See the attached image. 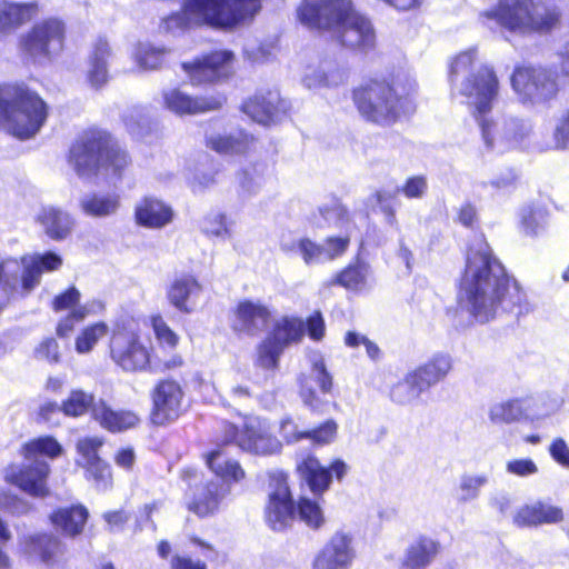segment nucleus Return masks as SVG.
Returning <instances> with one entry per match:
<instances>
[{
	"label": "nucleus",
	"instance_id": "f257e3e1",
	"mask_svg": "<svg viewBox=\"0 0 569 569\" xmlns=\"http://www.w3.org/2000/svg\"><path fill=\"white\" fill-rule=\"evenodd\" d=\"M459 302L480 323L526 302L518 281L507 273L482 234H476L468 247Z\"/></svg>",
	"mask_w": 569,
	"mask_h": 569
},
{
	"label": "nucleus",
	"instance_id": "f03ea898",
	"mask_svg": "<svg viewBox=\"0 0 569 569\" xmlns=\"http://www.w3.org/2000/svg\"><path fill=\"white\" fill-rule=\"evenodd\" d=\"M417 84L409 74H397L391 82L370 80L353 91L359 112L379 124H390L415 109Z\"/></svg>",
	"mask_w": 569,
	"mask_h": 569
},
{
	"label": "nucleus",
	"instance_id": "7ed1b4c3",
	"mask_svg": "<svg viewBox=\"0 0 569 569\" xmlns=\"http://www.w3.org/2000/svg\"><path fill=\"white\" fill-rule=\"evenodd\" d=\"M449 81L452 90L466 98L477 122L491 112L499 93V80L491 67L479 61L476 49L462 51L452 59Z\"/></svg>",
	"mask_w": 569,
	"mask_h": 569
},
{
	"label": "nucleus",
	"instance_id": "20e7f679",
	"mask_svg": "<svg viewBox=\"0 0 569 569\" xmlns=\"http://www.w3.org/2000/svg\"><path fill=\"white\" fill-rule=\"evenodd\" d=\"M479 17L488 28L493 22L513 34L529 36L557 28L561 11L555 0H498Z\"/></svg>",
	"mask_w": 569,
	"mask_h": 569
},
{
	"label": "nucleus",
	"instance_id": "39448f33",
	"mask_svg": "<svg viewBox=\"0 0 569 569\" xmlns=\"http://www.w3.org/2000/svg\"><path fill=\"white\" fill-rule=\"evenodd\" d=\"M129 163V156L118 141L99 129L83 132L69 152V164L80 178H90L100 172L120 174Z\"/></svg>",
	"mask_w": 569,
	"mask_h": 569
},
{
	"label": "nucleus",
	"instance_id": "423d86ee",
	"mask_svg": "<svg viewBox=\"0 0 569 569\" xmlns=\"http://www.w3.org/2000/svg\"><path fill=\"white\" fill-rule=\"evenodd\" d=\"M0 130L20 140L36 133V92L24 81L0 86Z\"/></svg>",
	"mask_w": 569,
	"mask_h": 569
},
{
	"label": "nucleus",
	"instance_id": "0eeeda50",
	"mask_svg": "<svg viewBox=\"0 0 569 569\" xmlns=\"http://www.w3.org/2000/svg\"><path fill=\"white\" fill-rule=\"evenodd\" d=\"M196 27L231 29L251 18L258 10V0H182Z\"/></svg>",
	"mask_w": 569,
	"mask_h": 569
},
{
	"label": "nucleus",
	"instance_id": "6e6552de",
	"mask_svg": "<svg viewBox=\"0 0 569 569\" xmlns=\"http://www.w3.org/2000/svg\"><path fill=\"white\" fill-rule=\"evenodd\" d=\"M477 123L485 148L497 153L527 147L532 133V124L529 120L513 116L493 119L487 114L485 118H479Z\"/></svg>",
	"mask_w": 569,
	"mask_h": 569
},
{
	"label": "nucleus",
	"instance_id": "1a4fd4ad",
	"mask_svg": "<svg viewBox=\"0 0 569 569\" xmlns=\"http://www.w3.org/2000/svg\"><path fill=\"white\" fill-rule=\"evenodd\" d=\"M36 3L14 0H0V40L7 39L19 29L29 30L18 38V53L27 63L36 59Z\"/></svg>",
	"mask_w": 569,
	"mask_h": 569
},
{
	"label": "nucleus",
	"instance_id": "9d476101",
	"mask_svg": "<svg viewBox=\"0 0 569 569\" xmlns=\"http://www.w3.org/2000/svg\"><path fill=\"white\" fill-rule=\"evenodd\" d=\"M224 441L261 457L277 455L282 449V441L272 433L269 420L259 416L246 417L241 427L226 425Z\"/></svg>",
	"mask_w": 569,
	"mask_h": 569
},
{
	"label": "nucleus",
	"instance_id": "9b49d317",
	"mask_svg": "<svg viewBox=\"0 0 569 569\" xmlns=\"http://www.w3.org/2000/svg\"><path fill=\"white\" fill-rule=\"evenodd\" d=\"M511 88L523 104H538L553 99L558 93L555 74L532 66L516 67L510 77Z\"/></svg>",
	"mask_w": 569,
	"mask_h": 569
},
{
	"label": "nucleus",
	"instance_id": "f8f14e48",
	"mask_svg": "<svg viewBox=\"0 0 569 569\" xmlns=\"http://www.w3.org/2000/svg\"><path fill=\"white\" fill-rule=\"evenodd\" d=\"M308 372H301L298 377L299 395L305 406L313 411H320L327 401L322 396L331 393L333 377L329 372L325 357L321 352L312 350L307 355Z\"/></svg>",
	"mask_w": 569,
	"mask_h": 569
},
{
	"label": "nucleus",
	"instance_id": "ddd939ff",
	"mask_svg": "<svg viewBox=\"0 0 569 569\" xmlns=\"http://www.w3.org/2000/svg\"><path fill=\"white\" fill-rule=\"evenodd\" d=\"M352 3V0H301L297 18L306 28L331 36Z\"/></svg>",
	"mask_w": 569,
	"mask_h": 569
},
{
	"label": "nucleus",
	"instance_id": "4468645a",
	"mask_svg": "<svg viewBox=\"0 0 569 569\" xmlns=\"http://www.w3.org/2000/svg\"><path fill=\"white\" fill-rule=\"evenodd\" d=\"M36 281V254L20 261L6 259L0 262V310L16 295L31 292Z\"/></svg>",
	"mask_w": 569,
	"mask_h": 569
},
{
	"label": "nucleus",
	"instance_id": "2eb2a0df",
	"mask_svg": "<svg viewBox=\"0 0 569 569\" xmlns=\"http://www.w3.org/2000/svg\"><path fill=\"white\" fill-rule=\"evenodd\" d=\"M110 355L112 360L124 371H142L158 369L152 365L149 349L140 341L137 333L129 330H117L110 339Z\"/></svg>",
	"mask_w": 569,
	"mask_h": 569
},
{
	"label": "nucleus",
	"instance_id": "dca6fc26",
	"mask_svg": "<svg viewBox=\"0 0 569 569\" xmlns=\"http://www.w3.org/2000/svg\"><path fill=\"white\" fill-rule=\"evenodd\" d=\"M269 500L266 521L276 531L283 530L295 520L297 510L289 490L287 475L274 471L269 476Z\"/></svg>",
	"mask_w": 569,
	"mask_h": 569
},
{
	"label": "nucleus",
	"instance_id": "f3484780",
	"mask_svg": "<svg viewBox=\"0 0 569 569\" xmlns=\"http://www.w3.org/2000/svg\"><path fill=\"white\" fill-rule=\"evenodd\" d=\"M331 38L351 50L368 51L376 44V33L371 21L358 12L353 3L332 32Z\"/></svg>",
	"mask_w": 569,
	"mask_h": 569
},
{
	"label": "nucleus",
	"instance_id": "a211bd4d",
	"mask_svg": "<svg viewBox=\"0 0 569 569\" xmlns=\"http://www.w3.org/2000/svg\"><path fill=\"white\" fill-rule=\"evenodd\" d=\"M234 54L229 50H219L183 62L182 69L194 86L214 82L228 78L233 72Z\"/></svg>",
	"mask_w": 569,
	"mask_h": 569
},
{
	"label": "nucleus",
	"instance_id": "6ab92c4d",
	"mask_svg": "<svg viewBox=\"0 0 569 569\" xmlns=\"http://www.w3.org/2000/svg\"><path fill=\"white\" fill-rule=\"evenodd\" d=\"M356 556L352 535L337 530L316 556L313 569H350Z\"/></svg>",
	"mask_w": 569,
	"mask_h": 569
},
{
	"label": "nucleus",
	"instance_id": "aec40b11",
	"mask_svg": "<svg viewBox=\"0 0 569 569\" xmlns=\"http://www.w3.org/2000/svg\"><path fill=\"white\" fill-rule=\"evenodd\" d=\"M152 421L164 425L174 421L183 411V391L174 380L160 381L153 392Z\"/></svg>",
	"mask_w": 569,
	"mask_h": 569
},
{
	"label": "nucleus",
	"instance_id": "412c9836",
	"mask_svg": "<svg viewBox=\"0 0 569 569\" xmlns=\"http://www.w3.org/2000/svg\"><path fill=\"white\" fill-rule=\"evenodd\" d=\"M102 443L99 437H87L77 442V450L81 457L79 465L86 468L88 478L93 480L99 491H106L112 487L110 466L98 456Z\"/></svg>",
	"mask_w": 569,
	"mask_h": 569
},
{
	"label": "nucleus",
	"instance_id": "4be33fe9",
	"mask_svg": "<svg viewBox=\"0 0 569 569\" xmlns=\"http://www.w3.org/2000/svg\"><path fill=\"white\" fill-rule=\"evenodd\" d=\"M164 107L174 114L189 116L218 110L226 98L221 94L192 97L179 88L162 91Z\"/></svg>",
	"mask_w": 569,
	"mask_h": 569
},
{
	"label": "nucleus",
	"instance_id": "5701e85b",
	"mask_svg": "<svg viewBox=\"0 0 569 569\" xmlns=\"http://www.w3.org/2000/svg\"><path fill=\"white\" fill-rule=\"evenodd\" d=\"M297 468L315 495H321L329 489L333 473L340 480L348 469L342 460H336L326 468L313 456L306 457Z\"/></svg>",
	"mask_w": 569,
	"mask_h": 569
},
{
	"label": "nucleus",
	"instance_id": "b1692460",
	"mask_svg": "<svg viewBox=\"0 0 569 569\" xmlns=\"http://www.w3.org/2000/svg\"><path fill=\"white\" fill-rule=\"evenodd\" d=\"M271 319V311L260 301H240L234 310L232 328L234 331L256 336L264 330Z\"/></svg>",
	"mask_w": 569,
	"mask_h": 569
},
{
	"label": "nucleus",
	"instance_id": "393cba45",
	"mask_svg": "<svg viewBox=\"0 0 569 569\" xmlns=\"http://www.w3.org/2000/svg\"><path fill=\"white\" fill-rule=\"evenodd\" d=\"M562 520L563 512L560 507L542 501L519 507L512 517L513 525L520 528L553 525Z\"/></svg>",
	"mask_w": 569,
	"mask_h": 569
},
{
	"label": "nucleus",
	"instance_id": "a878e982",
	"mask_svg": "<svg viewBox=\"0 0 569 569\" xmlns=\"http://www.w3.org/2000/svg\"><path fill=\"white\" fill-rule=\"evenodd\" d=\"M201 293L202 286L199 281L191 274H183L172 281L167 298L179 311L191 313L196 310Z\"/></svg>",
	"mask_w": 569,
	"mask_h": 569
},
{
	"label": "nucleus",
	"instance_id": "bb28decb",
	"mask_svg": "<svg viewBox=\"0 0 569 569\" xmlns=\"http://www.w3.org/2000/svg\"><path fill=\"white\" fill-rule=\"evenodd\" d=\"M347 69L333 60L321 61L316 67H308L303 76V84L308 89L336 88L346 83Z\"/></svg>",
	"mask_w": 569,
	"mask_h": 569
},
{
	"label": "nucleus",
	"instance_id": "cd10ccee",
	"mask_svg": "<svg viewBox=\"0 0 569 569\" xmlns=\"http://www.w3.org/2000/svg\"><path fill=\"white\" fill-rule=\"evenodd\" d=\"M24 461L6 469V480L30 496L36 495V440L23 447Z\"/></svg>",
	"mask_w": 569,
	"mask_h": 569
},
{
	"label": "nucleus",
	"instance_id": "c85d7f7f",
	"mask_svg": "<svg viewBox=\"0 0 569 569\" xmlns=\"http://www.w3.org/2000/svg\"><path fill=\"white\" fill-rule=\"evenodd\" d=\"M207 146L221 154H243L254 147V139L241 129L211 131L207 134Z\"/></svg>",
	"mask_w": 569,
	"mask_h": 569
},
{
	"label": "nucleus",
	"instance_id": "c756f323",
	"mask_svg": "<svg viewBox=\"0 0 569 569\" xmlns=\"http://www.w3.org/2000/svg\"><path fill=\"white\" fill-rule=\"evenodd\" d=\"M440 551V543L431 537L419 536L413 539L400 560L399 569H426Z\"/></svg>",
	"mask_w": 569,
	"mask_h": 569
},
{
	"label": "nucleus",
	"instance_id": "7c9ffc66",
	"mask_svg": "<svg viewBox=\"0 0 569 569\" xmlns=\"http://www.w3.org/2000/svg\"><path fill=\"white\" fill-rule=\"evenodd\" d=\"M134 217L139 226L160 229L172 221L173 210L169 204L157 198L146 197L137 203Z\"/></svg>",
	"mask_w": 569,
	"mask_h": 569
},
{
	"label": "nucleus",
	"instance_id": "2f4dec72",
	"mask_svg": "<svg viewBox=\"0 0 569 569\" xmlns=\"http://www.w3.org/2000/svg\"><path fill=\"white\" fill-rule=\"evenodd\" d=\"M286 110V103L277 93L257 94L243 104V112L253 121L269 124L278 121Z\"/></svg>",
	"mask_w": 569,
	"mask_h": 569
},
{
	"label": "nucleus",
	"instance_id": "473e14b6",
	"mask_svg": "<svg viewBox=\"0 0 569 569\" xmlns=\"http://www.w3.org/2000/svg\"><path fill=\"white\" fill-rule=\"evenodd\" d=\"M64 26L58 19H47L38 24V59L51 60L63 48Z\"/></svg>",
	"mask_w": 569,
	"mask_h": 569
},
{
	"label": "nucleus",
	"instance_id": "72a5a7b5",
	"mask_svg": "<svg viewBox=\"0 0 569 569\" xmlns=\"http://www.w3.org/2000/svg\"><path fill=\"white\" fill-rule=\"evenodd\" d=\"M228 493V487L218 481H210L197 490L192 500L188 502V509L199 517H208L218 510Z\"/></svg>",
	"mask_w": 569,
	"mask_h": 569
},
{
	"label": "nucleus",
	"instance_id": "f704fd0d",
	"mask_svg": "<svg viewBox=\"0 0 569 569\" xmlns=\"http://www.w3.org/2000/svg\"><path fill=\"white\" fill-rule=\"evenodd\" d=\"M111 57L109 42L99 38L88 58L87 80L94 89L102 88L109 80L108 60Z\"/></svg>",
	"mask_w": 569,
	"mask_h": 569
},
{
	"label": "nucleus",
	"instance_id": "c9c22d12",
	"mask_svg": "<svg viewBox=\"0 0 569 569\" xmlns=\"http://www.w3.org/2000/svg\"><path fill=\"white\" fill-rule=\"evenodd\" d=\"M331 283L339 284L357 293H363L373 288L375 278L368 263L357 261L339 272Z\"/></svg>",
	"mask_w": 569,
	"mask_h": 569
},
{
	"label": "nucleus",
	"instance_id": "e433bc0d",
	"mask_svg": "<svg viewBox=\"0 0 569 569\" xmlns=\"http://www.w3.org/2000/svg\"><path fill=\"white\" fill-rule=\"evenodd\" d=\"M92 416L100 426L111 432H120L134 427L139 418L129 410H113L104 401L93 406Z\"/></svg>",
	"mask_w": 569,
	"mask_h": 569
},
{
	"label": "nucleus",
	"instance_id": "4c0bfd02",
	"mask_svg": "<svg viewBox=\"0 0 569 569\" xmlns=\"http://www.w3.org/2000/svg\"><path fill=\"white\" fill-rule=\"evenodd\" d=\"M89 511L82 505L61 508L50 515L52 525L68 537L79 536L88 520Z\"/></svg>",
	"mask_w": 569,
	"mask_h": 569
},
{
	"label": "nucleus",
	"instance_id": "58836bf2",
	"mask_svg": "<svg viewBox=\"0 0 569 569\" xmlns=\"http://www.w3.org/2000/svg\"><path fill=\"white\" fill-rule=\"evenodd\" d=\"M171 50L164 46H154L149 41L137 42L131 51V58L142 71H154L161 69Z\"/></svg>",
	"mask_w": 569,
	"mask_h": 569
},
{
	"label": "nucleus",
	"instance_id": "ea45409f",
	"mask_svg": "<svg viewBox=\"0 0 569 569\" xmlns=\"http://www.w3.org/2000/svg\"><path fill=\"white\" fill-rule=\"evenodd\" d=\"M452 369V358L448 353L438 352L428 361L413 370L421 385L429 389L442 381Z\"/></svg>",
	"mask_w": 569,
	"mask_h": 569
},
{
	"label": "nucleus",
	"instance_id": "a19ab883",
	"mask_svg": "<svg viewBox=\"0 0 569 569\" xmlns=\"http://www.w3.org/2000/svg\"><path fill=\"white\" fill-rule=\"evenodd\" d=\"M120 207V198L116 193L92 192L80 199V208L84 214L93 218H106L114 214Z\"/></svg>",
	"mask_w": 569,
	"mask_h": 569
},
{
	"label": "nucleus",
	"instance_id": "79ce46f5",
	"mask_svg": "<svg viewBox=\"0 0 569 569\" xmlns=\"http://www.w3.org/2000/svg\"><path fill=\"white\" fill-rule=\"evenodd\" d=\"M306 333L305 322L295 317H283L276 321L268 337L286 349L289 345L299 342Z\"/></svg>",
	"mask_w": 569,
	"mask_h": 569
},
{
	"label": "nucleus",
	"instance_id": "37998d69",
	"mask_svg": "<svg viewBox=\"0 0 569 569\" xmlns=\"http://www.w3.org/2000/svg\"><path fill=\"white\" fill-rule=\"evenodd\" d=\"M207 465L217 477L228 485L239 482L246 475L240 463L228 458L221 450L210 452L207 457Z\"/></svg>",
	"mask_w": 569,
	"mask_h": 569
},
{
	"label": "nucleus",
	"instance_id": "c03bdc74",
	"mask_svg": "<svg viewBox=\"0 0 569 569\" xmlns=\"http://www.w3.org/2000/svg\"><path fill=\"white\" fill-rule=\"evenodd\" d=\"M40 221L46 233L52 239L66 238L73 227L71 217L67 212L53 207L42 209Z\"/></svg>",
	"mask_w": 569,
	"mask_h": 569
},
{
	"label": "nucleus",
	"instance_id": "a18cd8bd",
	"mask_svg": "<svg viewBox=\"0 0 569 569\" xmlns=\"http://www.w3.org/2000/svg\"><path fill=\"white\" fill-rule=\"evenodd\" d=\"M280 247L286 253L299 254L307 266L326 263L322 244L309 238H300L295 241L282 240Z\"/></svg>",
	"mask_w": 569,
	"mask_h": 569
},
{
	"label": "nucleus",
	"instance_id": "49530a36",
	"mask_svg": "<svg viewBox=\"0 0 569 569\" xmlns=\"http://www.w3.org/2000/svg\"><path fill=\"white\" fill-rule=\"evenodd\" d=\"M267 166L254 163L246 167L238 176L240 190L246 196L258 194L267 184Z\"/></svg>",
	"mask_w": 569,
	"mask_h": 569
},
{
	"label": "nucleus",
	"instance_id": "de8ad7c7",
	"mask_svg": "<svg viewBox=\"0 0 569 569\" xmlns=\"http://www.w3.org/2000/svg\"><path fill=\"white\" fill-rule=\"evenodd\" d=\"M426 390L427 389L421 385L413 371H411L393 386L391 389V398L397 403L408 405L417 400Z\"/></svg>",
	"mask_w": 569,
	"mask_h": 569
},
{
	"label": "nucleus",
	"instance_id": "09e8293b",
	"mask_svg": "<svg viewBox=\"0 0 569 569\" xmlns=\"http://www.w3.org/2000/svg\"><path fill=\"white\" fill-rule=\"evenodd\" d=\"M523 415L522 402L518 399L493 403L489 407L488 416L493 425L511 423Z\"/></svg>",
	"mask_w": 569,
	"mask_h": 569
},
{
	"label": "nucleus",
	"instance_id": "8fccbe9b",
	"mask_svg": "<svg viewBox=\"0 0 569 569\" xmlns=\"http://www.w3.org/2000/svg\"><path fill=\"white\" fill-rule=\"evenodd\" d=\"M192 28H197L196 23L189 12L183 9L182 1L179 11L163 17L159 23V31L161 33L173 37L180 36Z\"/></svg>",
	"mask_w": 569,
	"mask_h": 569
},
{
	"label": "nucleus",
	"instance_id": "3c124183",
	"mask_svg": "<svg viewBox=\"0 0 569 569\" xmlns=\"http://www.w3.org/2000/svg\"><path fill=\"white\" fill-rule=\"evenodd\" d=\"M201 231L208 237L227 240L232 237L231 222L220 211H211L206 214L200 223Z\"/></svg>",
	"mask_w": 569,
	"mask_h": 569
},
{
	"label": "nucleus",
	"instance_id": "603ef678",
	"mask_svg": "<svg viewBox=\"0 0 569 569\" xmlns=\"http://www.w3.org/2000/svg\"><path fill=\"white\" fill-rule=\"evenodd\" d=\"M66 548L60 539L52 535L38 537V557L47 566H53L63 558Z\"/></svg>",
	"mask_w": 569,
	"mask_h": 569
},
{
	"label": "nucleus",
	"instance_id": "864d4df0",
	"mask_svg": "<svg viewBox=\"0 0 569 569\" xmlns=\"http://www.w3.org/2000/svg\"><path fill=\"white\" fill-rule=\"evenodd\" d=\"M109 332L107 323L100 321L86 327L76 339V350L78 353H88L100 339Z\"/></svg>",
	"mask_w": 569,
	"mask_h": 569
},
{
	"label": "nucleus",
	"instance_id": "5fc2aeb1",
	"mask_svg": "<svg viewBox=\"0 0 569 569\" xmlns=\"http://www.w3.org/2000/svg\"><path fill=\"white\" fill-rule=\"evenodd\" d=\"M283 350L282 347L267 336L258 346L257 365L267 370L278 368Z\"/></svg>",
	"mask_w": 569,
	"mask_h": 569
},
{
	"label": "nucleus",
	"instance_id": "6e6d98bb",
	"mask_svg": "<svg viewBox=\"0 0 569 569\" xmlns=\"http://www.w3.org/2000/svg\"><path fill=\"white\" fill-rule=\"evenodd\" d=\"M93 396L82 390H72L68 399L62 405V411L66 416L79 417L93 408Z\"/></svg>",
	"mask_w": 569,
	"mask_h": 569
},
{
	"label": "nucleus",
	"instance_id": "4d7b16f0",
	"mask_svg": "<svg viewBox=\"0 0 569 569\" xmlns=\"http://www.w3.org/2000/svg\"><path fill=\"white\" fill-rule=\"evenodd\" d=\"M488 483V476L480 475H463L459 483V501L468 502L477 499L480 490Z\"/></svg>",
	"mask_w": 569,
	"mask_h": 569
},
{
	"label": "nucleus",
	"instance_id": "13d9d810",
	"mask_svg": "<svg viewBox=\"0 0 569 569\" xmlns=\"http://www.w3.org/2000/svg\"><path fill=\"white\" fill-rule=\"evenodd\" d=\"M318 212L323 221H315V224L320 228L325 226L342 227L348 221L347 209L337 200L319 207Z\"/></svg>",
	"mask_w": 569,
	"mask_h": 569
},
{
	"label": "nucleus",
	"instance_id": "bf43d9fd",
	"mask_svg": "<svg viewBox=\"0 0 569 569\" xmlns=\"http://www.w3.org/2000/svg\"><path fill=\"white\" fill-rule=\"evenodd\" d=\"M277 47L274 42H258L249 40L246 42L243 52L248 60L253 63H263L269 61L276 56Z\"/></svg>",
	"mask_w": 569,
	"mask_h": 569
},
{
	"label": "nucleus",
	"instance_id": "052dcab7",
	"mask_svg": "<svg viewBox=\"0 0 569 569\" xmlns=\"http://www.w3.org/2000/svg\"><path fill=\"white\" fill-rule=\"evenodd\" d=\"M298 515H299V518L308 527L313 528V529L320 528L325 522L322 510L320 509L318 503L308 498H301L299 500Z\"/></svg>",
	"mask_w": 569,
	"mask_h": 569
},
{
	"label": "nucleus",
	"instance_id": "680f3d73",
	"mask_svg": "<svg viewBox=\"0 0 569 569\" xmlns=\"http://www.w3.org/2000/svg\"><path fill=\"white\" fill-rule=\"evenodd\" d=\"M373 198L379 206L380 212L385 216L386 223L392 228L398 229V220L395 206L396 194L387 190H379L373 194Z\"/></svg>",
	"mask_w": 569,
	"mask_h": 569
},
{
	"label": "nucleus",
	"instance_id": "e2e57ef3",
	"mask_svg": "<svg viewBox=\"0 0 569 569\" xmlns=\"http://www.w3.org/2000/svg\"><path fill=\"white\" fill-rule=\"evenodd\" d=\"M338 433V425L333 419H328L316 429L308 430L307 439L312 442L323 446L335 441Z\"/></svg>",
	"mask_w": 569,
	"mask_h": 569
},
{
	"label": "nucleus",
	"instance_id": "0e129e2a",
	"mask_svg": "<svg viewBox=\"0 0 569 569\" xmlns=\"http://www.w3.org/2000/svg\"><path fill=\"white\" fill-rule=\"evenodd\" d=\"M307 432L308 430H301L289 416L281 418L279 421V433L287 445H295L302 439H307Z\"/></svg>",
	"mask_w": 569,
	"mask_h": 569
},
{
	"label": "nucleus",
	"instance_id": "69168bd1",
	"mask_svg": "<svg viewBox=\"0 0 569 569\" xmlns=\"http://www.w3.org/2000/svg\"><path fill=\"white\" fill-rule=\"evenodd\" d=\"M253 395L248 386L236 383L230 387L229 391L224 397V406L238 409L246 407L252 400Z\"/></svg>",
	"mask_w": 569,
	"mask_h": 569
},
{
	"label": "nucleus",
	"instance_id": "338daca9",
	"mask_svg": "<svg viewBox=\"0 0 569 569\" xmlns=\"http://www.w3.org/2000/svg\"><path fill=\"white\" fill-rule=\"evenodd\" d=\"M151 325L157 340L160 345L167 346L168 348H174L178 345L179 337L173 332L166 323L161 316H154L151 318Z\"/></svg>",
	"mask_w": 569,
	"mask_h": 569
},
{
	"label": "nucleus",
	"instance_id": "774afa93",
	"mask_svg": "<svg viewBox=\"0 0 569 569\" xmlns=\"http://www.w3.org/2000/svg\"><path fill=\"white\" fill-rule=\"evenodd\" d=\"M551 459L566 470H569V445L562 437L552 439L548 447Z\"/></svg>",
	"mask_w": 569,
	"mask_h": 569
}]
</instances>
